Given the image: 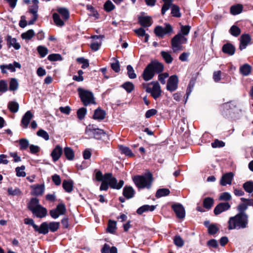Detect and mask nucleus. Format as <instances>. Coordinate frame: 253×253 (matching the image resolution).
<instances>
[{"label": "nucleus", "instance_id": "obj_1", "mask_svg": "<svg viewBox=\"0 0 253 253\" xmlns=\"http://www.w3.org/2000/svg\"><path fill=\"white\" fill-rule=\"evenodd\" d=\"M248 215L247 214H237L235 216L231 217L228 221V229H240L248 227Z\"/></svg>", "mask_w": 253, "mask_h": 253}, {"label": "nucleus", "instance_id": "obj_2", "mask_svg": "<svg viewBox=\"0 0 253 253\" xmlns=\"http://www.w3.org/2000/svg\"><path fill=\"white\" fill-rule=\"evenodd\" d=\"M132 180L135 185L139 189H149L152 182V175L148 173L143 175H136L132 177Z\"/></svg>", "mask_w": 253, "mask_h": 253}, {"label": "nucleus", "instance_id": "obj_3", "mask_svg": "<svg viewBox=\"0 0 253 253\" xmlns=\"http://www.w3.org/2000/svg\"><path fill=\"white\" fill-rule=\"evenodd\" d=\"M237 107V103L234 101H230L223 103L221 105L220 111L222 115L226 118L238 119L239 116H236L234 113L233 112V110Z\"/></svg>", "mask_w": 253, "mask_h": 253}, {"label": "nucleus", "instance_id": "obj_4", "mask_svg": "<svg viewBox=\"0 0 253 253\" xmlns=\"http://www.w3.org/2000/svg\"><path fill=\"white\" fill-rule=\"evenodd\" d=\"M78 91L81 101L84 106L96 103L93 94L92 92L82 88H79Z\"/></svg>", "mask_w": 253, "mask_h": 253}, {"label": "nucleus", "instance_id": "obj_5", "mask_svg": "<svg viewBox=\"0 0 253 253\" xmlns=\"http://www.w3.org/2000/svg\"><path fill=\"white\" fill-rule=\"evenodd\" d=\"M187 39L181 33H178L171 40V48L173 52L182 50V44L186 43Z\"/></svg>", "mask_w": 253, "mask_h": 253}, {"label": "nucleus", "instance_id": "obj_6", "mask_svg": "<svg viewBox=\"0 0 253 253\" xmlns=\"http://www.w3.org/2000/svg\"><path fill=\"white\" fill-rule=\"evenodd\" d=\"M144 87L146 89V91L150 93L155 99H157L161 95L162 90L157 82H152L150 84H144Z\"/></svg>", "mask_w": 253, "mask_h": 253}, {"label": "nucleus", "instance_id": "obj_7", "mask_svg": "<svg viewBox=\"0 0 253 253\" xmlns=\"http://www.w3.org/2000/svg\"><path fill=\"white\" fill-rule=\"evenodd\" d=\"M85 134L88 136V138L99 139L105 136L106 133L103 129L95 128L93 126H89L86 128Z\"/></svg>", "mask_w": 253, "mask_h": 253}, {"label": "nucleus", "instance_id": "obj_8", "mask_svg": "<svg viewBox=\"0 0 253 253\" xmlns=\"http://www.w3.org/2000/svg\"><path fill=\"white\" fill-rule=\"evenodd\" d=\"M105 179L108 181L109 186L111 188L113 189H120L123 187L124 184V182L123 180H120L118 183L117 179L112 176L111 173H105Z\"/></svg>", "mask_w": 253, "mask_h": 253}, {"label": "nucleus", "instance_id": "obj_9", "mask_svg": "<svg viewBox=\"0 0 253 253\" xmlns=\"http://www.w3.org/2000/svg\"><path fill=\"white\" fill-rule=\"evenodd\" d=\"M172 31V28L170 25L167 24L165 28L162 26H157L154 30L155 34L159 37H163L165 35L170 33Z\"/></svg>", "mask_w": 253, "mask_h": 253}, {"label": "nucleus", "instance_id": "obj_10", "mask_svg": "<svg viewBox=\"0 0 253 253\" xmlns=\"http://www.w3.org/2000/svg\"><path fill=\"white\" fill-rule=\"evenodd\" d=\"M178 79L176 75L170 76L167 82V89L171 92L175 91L178 86Z\"/></svg>", "mask_w": 253, "mask_h": 253}, {"label": "nucleus", "instance_id": "obj_11", "mask_svg": "<svg viewBox=\"0 0 253 253\" xmlns=\"http://www.w3.org/2000/svg\"><path fill=\"white\" fill-rule=\"evenodd\" d=\"M230 205L227 203H220L214 208L213 212L215 215H217L223 211L228 210L230 208Z\"/></svg>", "mask_w": 253, "mask_h": 253}, {"label": "nucleus", "instance_id": "obj_12", "mask_svg": "<svg viewBox=\"0 0 253 253\" xmlns=\"http://www.w3.org/2000/svg\"><path fill=\"white\" fill-rule=\"evenodd\" d=\"M172 208L174 211L177 217L179 218H183L185 216V211L184 207L180 204H173Z\"/></svg>", "mask_w": 253, "mask_h": 253}, {"label": "nucleus", "instance_id": "obj_13", "mask_svg": "<svg viewBox=\"0 0 253 253\" xmlns=\"http://www.w3.org/2000/svg\"><path fill=\"white\" fill-rule=\"evenodd\" d=\"M233 177L234 174L232 172L224 174L220 179V184L222 186H225L227 184H231Z\"/></svg>", "mask_w": 253, "mask_h": 253}, {"label": "nucleus", "instance_id": "obj_14", "mask_svg": "<svg viewBox=\"0 0 253 253\" xmlns=\"http://www.w3.org/2000/svg\"><path fill=\"white\" fill-rule=\"evenodd\" d=\"M251 41V38L249 34H243L240 37V49L242 50L245 49Z\"/></svg>", "mask_w": 253, "mask_h": 253}, {"label": "nucleus", "instance_id": "obj_15", "mask_svg": "<svg viewBox=\"0 0 253 253\" xmlns=\"http://www.w3.org/2000/svg\"><path fill=\"white\" fill-rule=\"evenodd\" d=\"M34 115L30 111H28L23 116L21 120V126L24 128L28 127L30 121L33 118Z\"/></svg>", "mask_w": 253, "mask_h": 253}, {"label": "nucleus", "instance_id": "obj_16", "mask_svg": "<svg viewBox=\"0 0 253 253\" xmlns=\"http://www.w3.org/2000/svg\"><path fill=\"white\" fill-rule=\"evenodd\" d=\"M63 153L62 147L59 145H57L53 150L51 153V156L54 162H56L60 158Z\"/></svg>", "mask_w": 253, "mask_h": 253}, {"label": "nucleus", "instance_id": "obj_17", "mask_svg": "<svg viewBox=\"0 0 253 253\" xmlns=\"http://www.w3.org/2000/svg\"><path fill=\"white\" fill-rule=\"evenodd\" d=\"M155 75V73L149 65L145 68L143 73V78L146 81L151 80Z\"/></svg>", "mask_w": 253, "mask_h": 253}, {"label": "nucleus", "instance_id": "obj_18", "mask_svg": "<svg viewBox=\"0 0 253 253\" xmlns=\"http://www.w3.org/2000/svg\"><path fill=\"white\" fill-rule=\"evenodd\" d=\"M148 65L150 66L151 68L155 73H161L164 70V65L163 64L156 61L152 62Z\"/></svg>", "mask_w": 253, "mask_h": 253}, {"label": "nucleus", "instance_id": "obj_19", "mask_svg": "<svg viewBox=\"0 0 253 253\" xmlns=\"http://www.w3.org/2000/svg\"><path fill=\"white\" fill-rule=\"evenodd\" d=\"M35 230L38 232L39 234L45 235L48 232V224L47 222H42L40 227L37 225L35 226Z\"/></svg>", "mask_w": 253, "mask_h": 253}, {"label": "nucleus", "instance_id": "obj_20", "mask_svg": "<svg viewBox=\"0 0 253 253\" xmlns=\"http://www.w3.org/2000/svg\"><path fill=\"white\" fill-rule=\"evenodd\" d=\"M6 41L9 47L12 46L16 50H18L20 48V44L17 42L15 38H13L11 36L8 35L7 36Z\"/></svg>", "mask_w": 253, "mask_h": 253}, {"label": "nucleus", "instance_id": "obj_21", "mask_svg": "<svg viewBox=\"0 0 253 253\" xmlns=\"http://www.w3.org/2000/svg\"><path fill=\"white\" fill-rule=\"evenodd\" d=\"M47 212V210L41 205L33 211L32 213L35 214L37 217L42 218L46 215Z\"/></svg>", "mask_w": 253, "mask_h": 253}, {"label": "nucleus", "instance_id": "obj_22", "mask_svg": "<svg viewBox=\"0 0 253 253\" xmlns=\"http://www.w3.org/2000/svg\"><path fill=\"white\" fill-rule=\"evenodd\" d=\"M222 50L224 53L231 56L235 53V47L231 43H227L223 45Z\"/></svg>", "mask_w": 253, "mask_h": 253}, {"label": "nucleus", "instance_id": "obj_23", "mask_svg": "<svg viewBox=\"0 0 253 253\" xmlns=\"http://www.w3.org/2000/svg\"><path fill=\"white\" fill-rule=\"evenodd\" d=\"M31 188L34 190V194L36 196L42 195L45 189L44 185L43 184L40 185H33L31 186Z\"/></svg>", "mask_w": 253, "mask_h": 253}, {"label": "nucleus", "instance_id": "obj_24", "mask_svg": "<svg viewBox=\"0 0 253 253\" xmlns=\"http://www.w3.org/2000/svg\"><path fill=\"white\" fill-rule=\"evenodd\" d=\"M138 19L139 23L142 27H149L152 25V19L149 16H140Z\"/></svg>", "mask_w": 253, "mask_h": 253}, {"label": "nucleus", "instance_id": "obj_25", "mask_svg": "<svg viewBox=\"0 0 253 253\" xmlns=\"http://www.w3.org/2000/svg\"><path fill=\"white\" fill-rule=\"evenodd\" d=\"M134 193V190L131 186H126L123 189V195L127 199L132 198Z\"/></svg>", "mask_w": 253, "mask_h": 253}, {"label": "nucleus", "instance_id": "obj_26", "mask_svg": "<svg viewBox=\"0 0 253 253\" xmlns=\"http://www.w3.org/2000/svg\"><path fill=\"white\" fill-rule=\"evenodd\" d=\"M41 206L39 204V200L37 198H32L28 204V208L32 212Z\"/></svg>", "mask_w": 253, "mask_h": 253}, {"label": "nucleus", "instance_id": "obj_27", "mask_svg": "<svg viewBox=\"0 0 253 253\" xmlns=\"http://www.w3.org/2000/svg\"><path fill=\"white\" fill-rule=\"evenodd\" d=\"M106 115V113L104 111L98 108L94 111L93 115V119L99 121L103 120Z\"/></svg>", "mask_w": 253, "mask_h": 253}, {"label": "nucleus", "instance_id": "obj_28", "mask_svg": "<svg viewBox=\"0 0 253 253\" xmlns=\"http://www.w3.org/2000/svg\"><path fill=\"white\" fill-rule=\"evenodd\" d=\"M156 208V206H149L148 205H145L139 208L137 210V213L138 214H141L143 212L150 211H153Z\"/></svg>", "mask_w": 253, "mask_h": 253}, {"label": "nucleus", "instance_id": "obj_29", "mask_svg": "<svg viewBox=\"0 0 253 253\" xmlns=\"http://www.w3.org/2000/svg\"><path fill=\"white\" fill-rule=\"evenodd\" d=\"M156 208V206H149L148 205H145L139 208L137 210V213L138 214H141L143 212L150 211H153Z\"/></svg>", "mask_w": 253, "mask_h": 253}, {"label": "nucleus", "instance_id": "obj_30", "mask_svg": "<svg viewBox=\"0 0 253 253\" xmlns=\"http://www.w3.org/2000/svg\"><path fill=\"white\" fill-rule=\"evenodd\" d=\"M243 5L240 4H237L234 5H232L230 7V13L231 14L233 15H236L239 14L243 11Z\"/></svg>", "mask_w": 253, "mask_h": 253}, {"label": "nucleus", "instance_id": "obj_31", "mask_svg": "<svg viewBox=\"0 0 253 253\" xmlns=\"http://www.w3.org/2000/svg\"><path fill=\"white\" fill-rule=\"evenodd\" d=\"M64 154L66 158L70 161L74 159L75 155L73 150L69 147H66L64 149Z\"/></svg>", "mask_w": 253, "mask_h": 253}, {"label": "nucleus", "instance_id": "obj_32", "mask_svg": "<svg viewBox=\"0 0 253 253\" xmlns=\"http://www.w3.org/2000/svg\"><path fill=\"white\" fill-rule=\"evenodd\" d=\"M32 2L33 3V5L30 6L29 11L30 13L32 14L33 16L38 15V11L39 9V0H33Z\"/></svg>", "mask_w": 253, "mask_h": 253}, {"label": "nucleus", "instance_id": "obj_33", "mask_svg": "<svg viewBox=\"0 0 253 253\" xmlns=\"http://www.w3.org/2000/svg\"><path fill=\"white\" fill-rule=\"evenodd\" d=\"M7 107L11 112L16 113L19 110V105L16 101H10L8 103Z\"/></svg>", "mask_w": 253, "mask_h": 253}, {"label": "nucleus", "instance_id": "obj_34", "mask_svg": "<svg viewBox=\"0 0 253 253\" xmlns=\"http://www.w3.org/2000/svg\"><path fill=\"white\" fill-rule=\"evenodd\" d=\"M57 11L60 14L64 20H67L69 18V11L64 7H59L57 9Z\"/></svg>", "mask_w": 253, "mask_h": 253}, {"label": "nucleus", "instance_id": "obj_35", "mask_svg": "<svg viewBox=\"0 0 253 253\" xmlns=\"http://www.w3.org/2000/svg\"><path fill=\"white\" fill-rule=\"evenodd\" d=\"M161 55L167 63L170 64L172 63L173 58L169 52L162 51L161 52Z\"/></svg>", "mask_w": 253, "mask_h": 253}, {"label": "nucleus", "instance_id": "obj_36", "mask_svg": "<svg viewBox=\"0 0 253 253\" xmlns=\"http://www.w3.org/2000/svg\"><path fill=\"white\" fill-rule=\"evenodd\" d=\"M251 66L248 64H245L240 67V73L244 76H248L251 71Z\"/></svg>", "mask_w": 253, "mask_h": 253}, {"label": "nucleus", "instance_id": "obj_37", "mask_svg": "<svg viewBox=\"0 0 253 253\" xmlns=\"http://www.w3.org/2000/svg\"><path fill=\"white\" fill-rule=\"evenodd\" d=\"M170 191L168 188H161L159 189L156 193V197L157 198H160L163 196H166L169 194Z\"/></svg>", "mask_w": 253, "mask_h": 253}, {"label": "nucleus", "instance_id": "obj_38", "mask_svg": "<svg viewBox=\"0 0 253 253\" xmlns=\"http://www.w3.org/2000/svg\"><path fill=\"white\" fill-rule=\"evenodd\" d=\"M53 21L57 26L62 27L64 25V21L61 19L59 14L57 13H54L53 14Z\"/></svg>", "mask_w": 253, "mask_h": 253}, {"label": "nucleus", "instance_id": "obj_39", "mask_svg": "<svg viewBox=\"0 0 253 253\" xmlns=\"http://www.w3.org/2000/svg\"><path fill=\"white\" fill-rule=\"evenodd\" d=\"M62 186L66 192H71L73 190V182L65 180L63 182Z\"/></svg>", "mask_w": 253, "mask_h": 253}, {"label": "nucleus", "instance_id": "obj_40", "mask_svg": "<svg viewBox=\"0 0 253 253\" xmlns=\"http://www.w3.org/2000/svg\"><path fill=\"white\" fill-rule=\"evenodd\" d=\"M6 69L11 72H15V68L20 69L21 67V64L16 61H14L13 64H5Z\"/></svg>", "mask_w": 253, "mask_h": 253}, {"label": "nucleus", "instance_id": "obj_41", "mask_svg": "<svg viewBox=\"0 0 253 253\" xmlns=\"http://www.w3.org/2000/svg\"><path fill=\"white\" fill-rule=\"evenodd\" d=\"M18 80L15 78H11L9 83V89L10 91H15L18 89Z\"/></svg>", "mask_w": 253, "mask_h": 253}, {"label": "nucleus", "instance_id": "obj_42", "mask_svg": "<svg viewBox=\"0 0 253 253\" xmlns=\"http://www.w3.org/2000/svg\"><path fill=\"white\" fill-rule=\"evenodd\" d=\"M37 51L41 58L45 57L48 52V49L43 45H39L37 47Z\"/></svg>", "mask_w": 253, "mask_h": 253}, {"label": "nucleus", "instance_id": "obj_43", "mask_svg": "<svg viewBox=\"0 0 253 253\" xmlns=\"http://www.w3.org/2000/svg\"><path fill=\"white\" fill-rule=\"evenodd\" d=\"M213 204V199L210 197L206 198L203 201V206L204 208L208 210H210L212 207Z\"/></svg>", "mask_w": 253, "mask_h": 253}, {"label": "nucleus", "instance_id": "obj_44", "mask_svg": "<svg viewBox=\"0 0 253 253\" xmlns=\"http://www.w3.org/2000/svg\"><path fill=\"white\" fill-rule=\"evenodd\" d=\"M243 187L244 190L249 193L253 192V181H248L243 184Z\"/></svg>", "mask_w": 253, "mask_h": 253}, {"label": "nucleus", "instance_id": "obj_45", "mask_svg": "<svg viewBox=\"0 0 253 253\" xmlns=\"http://www.w3.org/2000/svg\"><path fill=\"white\" fill-rule=\"evenodd\" d=\"M164 3L162 6L161 12L163 15H164L166 12L169 9V6L173 1V0H162Z\"/></svg>", "mask_w": 253, "mask_h": 253}, {"label": "nucleus", "instance_id": "obj_46", "mask_svg": "<svg viewBox=\"0 0 253 253\" xmlns=\"http://www.w3.org/2000/svg\"><path fill=\"white\" fill-rule=\"evenodd\" d=\"M173 1L171 2V4L169 6V7H171V14L172 16L179 17H180V13L179 12V8L178 6L176 5H174L172 4Z\"/></svg>", "mask_w": 253, "mask_h": 253}, {"label": "nucleus", "instance_id": "obj_47", "mask_svg": "<svg viewBox=\"0 0 253 253\" xmlns=\"http://www.w3.org/2000/svg\"><path fill=\"white\" fill-rule=\"evenodd\" d=\"M229 33L234 37H238L241 34V29L236 25L231 26L229 30Z\"/></svg>", "mask_w": 253, "mask_h": 253}, {"label": "nucleus", "instance_id": "obj_48", "mask_svg": "<svg viewBox=\"0 0 253 253\" xmlns=\"http://www.w3.org/2000/svg\"><path fill=\"white\" fill-rule=\"evenodd\" d=\"M122 87L124 88L127 93H130L134 88L133 84L130 82H126L122 85Z\"/></svg>", "mask_w": 253, "mask_h": 253}, {"label": "nucleus", "instance_id": "obj_49", "mask_svg": "<svg viewBox=\"0 0 253 253\" xmlns=\"http://www.w3.org/2000/svg\"><path fill=\"white\" fill-rule=\"evenodd\" d=\"M35 35V32L33 30H29L26 32L23 33L21 34V38L25 40H30Z\"/></svg>", "mask_w": 253, "mask_h": 253}, {"label": "nucleus", "instance_id": "obj_50", "mask_svg": "<svg viewBox=\"0 0 253 253\" xmlns=\"http://www.w3.org/2000/svg\"><path fill=\"white\" fill-rule=\"evenodd\" d=\"M55 209L59 215L64 214L66 211L65 206L63 203L59 204Z\"/></svg>", "mask_w": 253, "mask_h": 253}, {"label": "nucleus", "instance_id": "obj_51", "mask_svg": "<svg viewBox=\"0 0 253 253\" xmlns=\"http://www.w3.org/2000/svg\"><path fill=\"white\" fill-rule=\"evenodd\" d=\"M25 169V167L24 166L17 167L15 169L16 175L18 177H25L26 176V172L24 171Z\"/></svg>", "mask_w": 253, "mask_h": 253}, {"label": "nucleus", "instance_id": "obj_52", "mask_svg": "<svg viewBox=\"0 0 253 253\" xmlns=\"http://www.w3.org/2000/svg\"><path fill=\"white\" fill-rule=\"evenodd\" d=\"M48 224V231L54 232L57 231L59 227V222H51Z\"/></svg>", "mask_w": 253, "mask_h": 253}, {"label": "nucleus", "instance_id": "obj_53", "mask_svg": "<svg viewBox=\"0 0 253 253\" xmlns=\"http://www.w3.org/2000/svg\"><path fill=\"white\" fill-rule=\"evenodd\" d=\"M116 228V222L110 220L109 221L107 230L111 233H114Z\"/></svg>", "mask_w": 253, "mask_h": 253}, {"label": "nucleus", "instance_id": "obj_54", "mask_svg": "<svg viewBox=\"0 0 253 253\" xmlns=\"http://www.w3.org/2000/svg\"><path fill=\"white\" fill-rule=\"evenodd\" d=\"M104 9L107 12H110L115 9V6L110 0H107L104 5Z\"/></svg>", "mask_w": 253, "mask_h": 253}, {"label": "nucleus", "instance_id": "obj_55", "mask_svg": "<svg viewBox=\"0 0 253 253\" xmlns=\"http://www.w3.org/2000/svg\"><path fill=\"white\" fill-rule=\"evenodd\" d=\"M173 241L174 244L178 247H182L184 245V241L179 235H176Z\"/></svg>", "mask_w": 253, "mask_h": 253}, {"label": "nucleus", "instance_id": "obj_56", "mask_svg": "<svg viewBox=\"0 0 253 253\" xmlns=\"http://www.w3.org/2000/svg\"><path fill=\"white\" fill-rule=\"evenodd\" d=\"M86 112L87 110L85 108L82 107L80 108L77 112L78 118L81 120H83L84 118Z\"/></svg>", "mask_w": 253, "mask_h": 253}, {"label": "nucleus", "instance_id": "obj_57", "mask_svg": "<svg viewBox=\"0 0 253 253\" xmlns=\"http://www.w3.org/2000/svg\"><path fill=\"white\" fill-rule=\"evenodd\" d=\"M37 134L38 136L42 137L45 140H48L49 139L48 133L43 129H40L37 131Z\"/></svg>", "mask_w": 253, "mask_h": 253}, {"label": "nucleus", "instance_id": "obj_58", "mask_svg": "<svg viewBox=\"0 0 253 253\" xmlns=\"http://www.w3.org/2000/svg\"><path fill=\"white\" fill-rule=\"evenodd\" d=\"M120 149L122 153L125 154L126 156L129 157H132L133 156V154L129 148L123 146H121L120 147Z\"/></svg>", "mask_w": 253, "mask_h": 253}, {"label": "nucleus", "instance_id": "obj_59", "mask_svg": "<svg viewBox=\"0 0 253 253\" xmlns=\"http://www.w3.org/2000/svg\"><path fill=\"white\" fill-rule=\"evenodd\" d=\"M127 71L128 76L130 79H133L136 78V75L134 73V71L131 65H127Z\"/></svg>", "mask_w": 253, "mask_h": 253}, {"label": "nucleus", "instance_id": "obj_60", "mask_svg": "<svg viewBox=\"0 0 253 253\" xmlns=\"http://www.w3.org/2000/svg\"><path fill=\"white\" fill-rule=\"evenodd\" d=\"M19 144L21 150H25L29 145V141L27 139H21L19 140Z\"/></svg>", "mask_w": 253, "mask_h": 253}, {"label": "nucleus", "instance_id": "obj_61", "mask_svg": "<svg viewBox=\"0 0 253 253\" xmlns=\"http://www.w3.org/2000/svg\"><path fill=\"white\" fill-rule=\"evenodd\" d=\"M219 230V228L215 224H211L208 227L209 233L211 235L215 234Z\"/></svg>", "mask_w": 253, "mask_h": 253}, {"label": "nucleus", "instance_id": "obj_62", "mask_svg": "<svg viewBox=\"0 0 253 253\" xmlns=\"http://www.w3.org/2000/svg\"><path fill=\"white\" fill-rule=\"evenodd\" d=\"M248 207L245 203H241L238 206V210L239 212L238 214H247L245 212V211L247 209Z\"/></svg>", "mask_w": 253, "mask_h": 253}, {"label": "nucleus", "instance_id": "obj_63", "mask_svg": "<svg viewBox=\"0 0 253 253\" xmlns=\"http://www.w3.org/2000/svg\"><path fill=\"white\" fill-rule=\"evenodd\" d=\"M191 27L189 26H183L182 25L180 28V32L183 36H187L189 34Z\"/></svg>", "mask_w": 253, "mask_h": 253}, {"label": "nucleus", "instance_id": "obj_64", "mask_svg": "<svg viewBox=\"0 0 253 253\" xmlns=\"http://www.w3.org/2000/svg\"><path fill=\"white\" fill-rule=\"evenodd\" d=\"M219 199L221 201H230L231 199V195L228 192H224L220 195Z\"/></svg>", "mask_w": 253, "mask_h": 253}]
</instances>
